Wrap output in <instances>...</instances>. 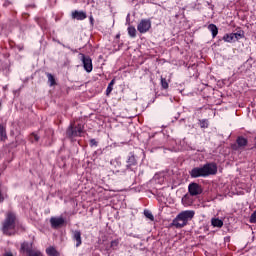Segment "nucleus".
Wrapping results in <instances>:
<instances>
[{
    "label": "nucleus",
    "instance_id": "ddd939ff",
    "mask_svg": "<svg viewBox=\"0 0 256 256\" xmlns=\"http://www.w3.org/2000/svg\"><path fill=\"white\" fill-rule=\"evenodd\" d=\"M172 225L176 227L177 229H181L187 225L182 218H180L178 215L177 217L173 220Z\"/></svg>",
    "mask_w": 256,
    "mask_h": 256
},
{
    "label": "nucleus",
    "instance_id": "a878e982",
    "mask_svg": "<svg viewBox=\"0 0 256 256\" xmlns=\"http://www.w3.org/2000/svg\"><path fill=\"white\" fill-rule=\"evenodd\" d=\"M200 127L202 129H207V127H209V123L207 122V120H201L200 121Z\"/></svg>",
    "mask_w": 256,
    "mask_h": 256
},
{
    "label": "nucleus",
    "instance_id": "4be33fe9",
    "mask_svg": "<svg viewBox=\"0 0 256 256\" xmlns=\"http://www.w3.org/2000/svg\"><path fill=\"white\" fill-rule=\"evenodd\" d=\"M232 35L234 37V41H239V39H243L245 37V35L243 34V31L232 33Z\"/></svg>",
    "mask_w": 256,
    "mask_h": 256
},
{
    "label": "nucleus",
    "instance_id": "72a5a7b5",
    "mask_svg": "<svg viewBox=\"0 0 256 256\" xmlns=\"http://www.w3.org/2000/svg\"><path fill=\"white\" fill-rule=\"evenodd\" d=\"M3 200H4V199H3V197H1V194H0V202L2 203Z\"/></svg>",
    "mask_w": 256,
    "mask_h": 256
},
{
    "label": "nucleus",
    "instance_id": "473e14b6",
    "mask_svg": "<svg viewBox=\"0 0 256 256\" xmlns=\"http://www.w3.org/2000/svg\"><path fill=\"white\" fill-rule=\"evenodd\" d=\"M90 22L93 23V16H90Z\"/></svg>",
    "mask_w": 256,
    "mask_h": 256
},
{
    "label": "nucleus",
    "instance_id": "a211bd4d",
    "mask_svg": "<svg viewBox=\"0 0 256 256\" xmlns=\"http://www.w3.org/2000/svg\"><path fill=\"white\" fill-rule=\"evenodd\" d=\"M110 164L112 165V167H115V173H119V171H121V162L117 161V160H112L110 162Z\"/></svg>",
    "mask_w": 256,
    "mask_h": 256
},
{
    "label": "nucleus",
    "instance_id": "c85d7f7f",
    "mask_svg": "<svg viewBox=\"0 0 256 256\" xmlns=\"http://www.w3.org/2000/svg\"><path fill=\"white\" fill-rule=\"evenodd\" d=\"M118 245H119V241H117V240H113L111 242V247H117Z\"/></svg>",
    "mask_w": 256,
    "mask_h": 256
},
{
    "label": "nucleus",
    "instance_id": "423d86ee",
    "mask_svg": "<svg viewBox=\"0 0 256 256\" xmlns=\"http://www.w3.org/2000/svg\"><path fill=\"white\" fill-rule=\"evenodd\" d=\"M139 33H147L151 29V20L142 19L137 26Z\"/></svg>",
    "mask_w": 256,
    "mask_h": 256
},
{
    "label": "nucleus",
    "instance_id": "9d476101",
    "mask_svg": "<svg viewBox=\"0 0 256 256\" xmlns=\"http://www.w3.org/2000/svg\"><path fill=\"white\" fill-rule=\"evenodd\" d=\"M72 238L73 241H76V247H80L81 243H83L81 240V231L79 230L72 231Z\"/></svg>",
    "mask_w": 256,
    "mask_h": 256
},
{
    "label": "nucleus",
    "instance_id": "b1692460",
    "mask_svg": "<svg viewBox=\"0 0 256 256\" xmlns=\"http://www.w3.org/2000/svg\"><path fill=\"white\" fill-rule=\"evenodd\" d=\"M48 83H50V87L55 85V77L51 73H47Z\"/></svg>",
    "mask_w": 256,
    "mask_h": 256
},
{
    "label": "nucleus",
    "instance_id": "412c9836",
    "mask_svg": "<svg viewBox=\"0 0 256 256\" xmlns=\"http://www.w3.org/2000/svg\"><path fill=\"white\" fill-rule=\"evenodd\" d=\"M113 85H115V79H112L110 83L108 84V87L106 89V95H111V91H113Z\"/></svg>",
    "mask_w": 256,
    "mask_h": 256
},
{
    "label": "nucleus",
    "instance_id": "5701e85b",
    "mask_svg": "<svg viewBox=\"0 0 256 256\" xmlns=\"http://www.w3.org/2000/svg\"><path fill=\"white\" fill-rule=\"evenodd\" d=\"M144 215L147 219H149L150 221H155V217L153 216V213H151V211L149 210H144Z\"/></svg>",
    "mask_w": 256,
    "mask_h": 256
},
{
    "label": "nucleus",
    "instance_id": "393cba45",
    "mask_svg": "<svg viewBox=\"0 0 256 256\" xmlns=\"http://www.w3.org/2000/svg\"><path fill=\"white\" fill-rule=\"evenodd\" d=\"M161 86L163 89H169V83L167 82V79L161 77Z\"/></svg>",
    "mask_w": 256,
    "mask_h": 256
},
{
    "label": "nucleus",
    "instance_id": "39448f33",
    "mask_svg": "<svg viewBox=\"0 0 256 256\" xmlns=\"http://www.w3.org/2000/svg\"><path fill=\"white\" fill-rule=\"evenodd\" d=\"M188 191L190 195H192L193 197H197V195H201V193H203V188L201 187V185L193 182L189 184Z\"/></svg>",
    "mask_w": 256,
    "mask_h": 256
},
{
    "label": "nucleus",
    "instance_id": "c9c22d12",
    "mask_svg": "<svg viewBox=\"0 0 256 256\" xmlns=\"http://www.w3.org/2000/svg\"><path fill=\"white\" fill-rule=\"evenodd\" d=\"M116 37H117V39H119L120 35L118 34Z\"/></svg>",
    "mask_w": 256,
    "mask_h": 256
},
{
    "label": "nucleus",
    "instance_id": "6e6552de",
    "mask_svg": "<svg viewBox=\"0 0 256 256\" xmlns=\"http://www.w3.org/2000/svg\"><path fill=\"white\" fill-rule=\"evenodd\" d=\"M179 218L182 219L186 224L195 217V211L193 210H186L182 211L181 213L178 214Z\"/></svg>",
    "mask_w": 256,
    "mask_h": 256
},
{
    "label": "nucleus",
    "instance_id": "dca6fc26",
    "mask_svg": "<svg viewBox=\"0 0 256 256\" xmlns=\"http://www.w3.org/2000/svg\"><path fill=\"white\" fill-rule=\"evenodd\" d=\"M211 224L213 227H223V220L219 219V218H212L211 220Z\"/></svg>",
    "mask_w": 256,
    "mask_h": 256
},
{
    "label": "nucleus",
    "instance_id": "f3484780",
    "mask_svg": "<svg viewBox=\"0 0 256 256\" xmlns=\"http://www.w3.org/2000/svg\"><path fill=\"white\" fill-rule=\"evenodd\" d=\"M46 253L49 256H59V251H57V249H55V247H49L46 249Z\"/></svg>",
    "mask_w": 256,
    "mask_h": 256
},
{
    "label": "nucleus",
    "instance_id": "2eb2a0df",
    "mask_svg": "<svg viewBox=\"0 0 256 256\" xmlns=\"http://www.w3.org/2000/svg\"><path fill=\"white\" fill-rule=\"evenodd\" d=\"M236 143L238 145V147H247V138L243 137V136H239L236 140Z\"/></svg>",
    "mask_w": 256,
    "mask_h": 256
},
{
    "label": "nucleus",
    "instance_id": "f704fd0d",
    "mask_svg": "<svg viewBox=\"0 0 256 256\" xmlns=\"http://www.w3.org/2000/svg\"><path fill=\"white\" fill-rule=\"evenodd\" d=\"M22 249H25V244H22Z\"/></svg>",
    "mask_w": 256,
    "mask_h": 256
},
{
    "label": "nucleus",
    "instance_id": "2f4dec72",
    "mask_svg": "<svg viewBox=\"0 0 256 256\" xmlns=\"http://www.w3.org/2000/svg\"><path fill=\"white\" fill-rule=\"evenodd\" d=\"M4 256H13V253H11V252H6V253L4 254Z\"/></svg>",
    "mask_w": 256,
    "mask_h": 256
},
{
    "label": "nucleus",
    "instance_id": "1a4fd4ad",
    "mask_svg": "<svg viewBox=\"0 0 256 256\" xmlns=\"http://www.w3.org/2000/svg\"><path fill=\"white\" fill-rule=\"evenodd\" d=\"M72 19H77V21H83L84 19H87V13L84 11H74L72 12Z\"/></svg>",
    "mask_w": 256,
    "mask_h": 256
},
{
    "label": "nucleus",
    "instance_id": "6ab92c4d",
    "mask_svg": "<svg viewBox=\"0 0 256 256\" xmlns=\"http://www.w3.org/2000/svg\"><path fill=\"white\" fill-rule=\"evenodd\" d=\"M128 35L132 38L137 37V29H135V26L128 27Z\"/></svg>",
    "mask_w": 256,
    "mask_h": 256
},
{
    "label": "nucleus",
    "instance_id": "20e7f679",
    "mask_svg": "<svg viewBox=\"0 0 256 256\" xmlns=\"http://www.w3.org/2000/svg\"><path fill=\"white\" fill-rule=\"evenodd\" d=\"M79 59L83 63V67L87 73H91L93 71V60H91V57L85 56V54L80 53Z\"/></svg>",
    "mask_w": 256,
    "mask_h": 256
},
{
    "label": "nucleus",
    "instance_id": "7c9ffc66",
    "mask_svg": "<svg viewBox=\"0 0 256 256\" xmlns=\"http://www.w3.org/2000/svg\"><path fill=\"white\" fill-rule=\"evenodd\" d=\"M32 137H34V141H39V135L33 133Z\"/></svg>",
    "mask_w": 256,
    "mask_h": 256
},
{
    "label": "nucleus",
    "instance_id": "4468645a",
    "mask_svg": "<svg viewBox=\"0 0 256 256\" xmlns=\"http://www.w3.org/2000/svg\"><path fill=\"white\" fill-rule=\"evenodd\" d=\"M208 29H209V31H211L212 37L215 39V37H217V35L219 33V28H217V26L215 24H209Z\"/></svg>",
    "mask_w": 256,
    "mask_h": 256
},
{
    "label": "nucleus",
    "instance_id": "7ed1b4c3",
    "mask_svg": "<svg viewBox=\"0 0 256 256\" xmlns=\"http://www.w3.org/2000/svg\"><path fill=\"white\" fill-rule=\"evenodd\" d=\"M81 133H83V126L78 124L77 126L70 124V126L66 130V137L72 139L73 137H81Z\"/></svg>",
    "mask_w": 256,
    "mask_h": 256
},
{
    "label": "nucleus",
    "instance_id": "f257e3e1",
    "mask_svg": "<svg viewBox=\"0 0 256 256\" xmlns=\"http://www.w3.org/2000/svg\"><path fill=\"white\" fill-rule=\"evenodd\" d=\"M209 175H217V164L207 163L202 167H195L190 171V177H192V179L209 177Z\"/></svg>",
    "mask_w": 256,
    "mask_h": 256
},
{
    "label": "nucleus",
    "instance_id": "f03ea898",
    "mask_svg": "<svg viewBox=\"0 0 256 256\" xmlns=\"http://www.w3.org/2000/svg\"><path fill=\"white\" fill-rule=\"evenodd\" d=\"M16 225H17V215H15V213L12 211L7 212L6 218L2 223V233L8 236L14 235Z\"/></svg>",
    "mask_w": 256,
    "mask_h": 256
},
{
    "label": "nucleus",
    "instance_id": "c756f323",
    "mask_svg": "<svg viewBox=\"0 0 256 256\" xmlns=\"http://www.w3.org/2000/svg\"><path fill=\"white\" fill-rule=\"evenodd\" d=\"M5 135V130L3 129V126L0 125V137H3Z\"/></svg>",
    "mask_w": 256,
    "mask_h": 256
},
{
    "label": "nucleus",
    "instance_id": "bb28decb",
    "mask_svg": "<svg viewBox=\"0 0 256 256\" xmlns=\"http://www.w3.org/2000/svg\"><path fill=\"white\" fill-rule=\"evenodd\" d=\"M28 256H43L40 251H30Z\"/></svg>",
    "mask_w": 256,
    "mask_h": 256
},
{
    "label": "nucleus",
    "instance_id": "0eeeda50",
    "mask_svg": "<svg viewBox=\"0 0 256 256\" xmlns=\"http://www.w3.org/2000/svg\"><path fill=\"white\" fill-rule=\"evenodd\" d=\"M50 225L52 229H59V227H63L65 225V218L63 217H51Z\"/></svg>",
    "mask_w": 256,
    "mask_h": 256
},
{
    "label": "nucleus",
    "instance_id": "f8f14e48",
    "mask_svg": "<svg viewBox=\"0 0 256 256\" xmlns=\"http://www.w3.org/2000/svg\"><path fill=\"white\" fill-rule=\"evenodd\" d=\"M127 165V169H132V167H135V165H137V159L135 158V155L134 154H131L127 161H126Z\"/></svg>",
    "mask_w": 256,
    "mask_h": 256
},
{
    "label": "nucleus",
    "instance_id": "aec40b11",
    "mask_svg": "<svg viewBox=\"0 0 256 256\" xmlns=\"http://www.w3.org/2000/svg\"><path fill=\"white\" fill-rule=\"evenodd\" d=\"M223 41H225L226 43H231V41H235V38L233 36V33L231 34H225L223 36Z\"/></svg>",
    "mask_w": 256,
    "mask_h": 256
},
{
    "label": "nucleus",
    "instance_id": "cd10ccee",
    "mask_svg": "<svg viewBox=\"0 0 256 256\" xmlns=\"http://www.w3.org/2000/svg\"><path fill=\"white\" fill-rule=\"evenodd\" d=\"M97 145H98L97 140H95V139L90 140V147H97Z\"/></svg>",
    "mask_w": 256,
    "mask_h": 256
},
{
    "label": "nucleus",
    "instance_id": "9b49d317",
    "mask_svg": "<svg viewBox=\"0 0 256 256\" xmlns=\"http://www.w3.org/2000/svg\"><path fill=\"white\" fill-rule=\"evenodd\" d=\"M182 204L185 205V207H190V205H193V195L185 194L182 197Z\"/></svg>",
    "mask_w": 256,
    "mask_h": 256
}]
</instances>
